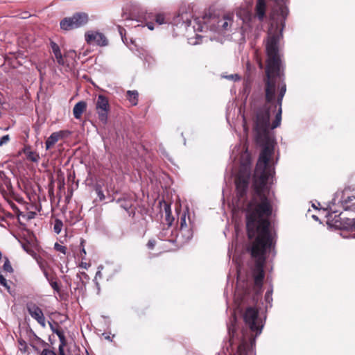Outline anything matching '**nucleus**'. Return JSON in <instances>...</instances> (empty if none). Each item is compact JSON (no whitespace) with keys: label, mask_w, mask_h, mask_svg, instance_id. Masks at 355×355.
Returning <instances> with one entry per match:
<instances>
[{"label":"nucleus","mask_w":355,"mask_h":355,"mask_svg":"<svg viewBox=\"0 0 355 355\" xmlns=\"http://www.w3.org/2000/svg\"><path fill=\"white\" fill-rule=\"evenodd\" d=\"M288 15V8L281 6L271 15L266 47V65L263 78L265 103H261L260 99L254 98L250 103L256 141L263 146L261 153H274V141L270 137L269 128L279 127L282 121V101L286 92V85L278 45Z\"/></svg>","instance_id":"f257e3e1"},{"label":"nucleus","mask_w":355,"mask_h":355,"mask_svg":"<svg viewBox=\"0 0 355 355\" xmlns=\"http://www.w3.org/2000/svg\"><path fill=\"white\" fill-rule=\"evenodd\" d=\"M242 318L245 327L250 331V335L248 336L245 330H243V338L252 342L261 334L264 325L262 319L259 316L258 308L253 306H247L243 312Z\"/></svg>","instance_id":"f03ea898"},{"label":"nucleus","mask_w":355,"mask_h":355,"mask_svg":"<svg viewBox=\"0 0 355 355\" xmlns=\"http://www.w3.org/2000/svg\"><path fill=\"white\" fill-rule=\"evenodd\" d=\"M250 175V166L248 164H242L235 178L236 196L239 199L246 197Z\"/></svg>","instance_id":"7ed1b4c3"},{"label":"nucleus","mask_w":355,"mask_h":355,"mask_svg":"<svg viewBox=\"0 0 355 355\" xmlns=\"http://www.w3.org/2000/svg\"><path fill=\"white\" fill-rule=\"evenodd\" d=\"M89 21L86 12H76L71 17H65L60 21V28L65 31L78 28L85 26Z\"/></svg>","instance_id":"20e7f679"},{"label":"nucleus","mask_w":355,"mask_h":355,"mask_svg":"<svg viewBox=\"0 0 355 355\" xmlns=\"http://www.w3.org/2000/svg\"><path fill=\"white\" fill-rule=\"evenodd\" d=\"M96 110L100 121L103 124H106L108 119V113L110 110L109 101L106 96L102 94L98 96L96 102Z\"/></svg>","instance_id":"39448f33"},{"label":"nucleus","mask_w":355,"mask_h":355,"mask_svg":"<svg viewBox=\"0 0 355 355\" xmlns=\"http://www.w3.org/2000/svg\"><path fill=\"white\" fill-rule=\"evenodd\" d=\"M259 295L260 293L257 292L252 295L249 288L243 290L236 288L235 300L239 306L244 305L245 303L248 304L250 300H252V304H254L258 301Z\"/></svg>","instance_id":"423d86ee"},{"label":"nucleus","mask_w":355,"mask_h":355,"mask_svg":"<svg viewBox=\"0 0 355 355\" xmlns=\"http://www.w3.org/2000/svg\"><path fill=\"white\" fill-rule=\"evenodd\" d=\"M26 309L31 316L35 319L42 327H46V320L42 310L35 303L28 302Z\"/></svg>","instance_id":"0eeeda50"},{"label":"nucleus","mask_w":355,"mask_h":355,"mask_svg":"<svg viewBox=\"0 0 355 355\" xmlns=\"http://www.w3.org/2000/svg\"><path fill=\"white\" fill-rule=\"evenodd\" d=\"M85 40L88 44H96L99 46H106L107 40L105 36L99 32L87 31L85 33Z\"/></svg>","instance_id":"6e6552de"},{"label":"nucleus","mask_w":355,"mask_h":355,"mask_svg":"<svg viewBox=\"0 0 355 355\" xmlns=\"http://www.w3.org/2000/svg\"><path fill=\"white\" fill-rule=\"evenodd\" d=\"M67 131L61 130L53 132L45 142L46 149L52 148L60 139L66 135Z\"/></svg>","instance_id":"1a4fd4ad"},{"label":"nucleus","mask_w":355,"mask_h":355,"mask_svg":"<svg viewBox=\"0 0 355 355\" xmlns=\"http://www.w3.org/2000/svg\"><path fill=\"white\" fill-rule=\"evenodd\" d=\"M266 0H257L255 17H257L260 21H262L266 17Z\"/></svg>","instance_id":"9d476101"},{"label":"nucleus","mask_w":355,"mask_h":355,"mask_svg":"<svg viewBox=\"0 0 355 355\" xmlns=\"http://www.w3.org/2000/svg\"><path fill=\"white\" fill-rule=\"evenodd\" d=\"M12 184L10 179L6 175L3 171H0V193L5 196L7 191H10Z\"/></svg>","instance_id":"9b49d317"},{"label":"nucleus","mask_w":355,"mask_h":355,"mask_svg":"<svg viewBox=\"0 0 355 355\" xmlns=\"http://www.w3.org/2000/svg\"><path fill=\"white\" fill-rule=\"evenodd\" d=\"M55 324H56V331H54V333L58 336L60 340L59 355H65L64 347L67 345V340L64 331L60 327L58 323L55 322Z\"/></svg>","instance_id":"f8f14e48"},{"label":"nucleus","mask_w":355,"mask_h":355,"mask_svg":"<svg viewBox=\"0 0 355 355\" xmlns=\"http://www.w3.org/2000/svg\"><path fill=\"white\" fill-rule=\"evenodd\" d=\"M87 103L86 102L81 101L78 102L73 107V114L76 119L81 118L82 114L86 111Z\"/></svg>","instance_id":"ddd939ff"},{"label":"nucleus","mask_w":355,"mask_h":355,"mask_svg":"<svg viewBox=\"0 0 355 355\" xmlns=\"http://www.w3.org/2000/svg\"><path fill=\"white\" fill-rule=\"evenodd\" d=\"M51 48L52 49V52L53 53L55 58L57 60V62L60 65H64V60L62 57L60 49L59 46L53 41H51L50 42Z\"/></svg>","instance_id":"4468645a"},{"label":"nucleus","mask_w":355,"mask_h":355,"mask_svg":"<svg viewBox=\"0 0 355 355\" xmlns=\"http://www.w3.org/2000/svg\"><path fill=\"white\" fill-rule=\"evenodd\" d=\"M232 21V16L231 15H224L221 19H218L217 22V29L218 31H226L228 28L230 22Z\"/></svg>","instance_id":"2eb2a0df"},{"label":"nucleus","mask_w":355,"mask_h":355,"mask_svg":"<svg viewBox=\"0 0 355 355\" xmlns=\"http://www.w3.org/2000/svg\"><path fill=\"white\" fill-rule=\"evenodd\" d=\"M342 205L345 211L355 212V196H347L342 200Z\"/></svg>","instance_id":"dca6fc26"},{"label":"nucleus","mask_w":355,"mask_h":355,"mask_svg":"<svg viewBox=\"0 0 355 355\" xmlns=\"http://www.w3.org/2000/svg\"><path fill=\"white\" fill-rule=\"evenodd\" d=\"M153 18H155L156 23L158 24L159 25H161V24H163L165 23V17H164V14H162V13H158L155 15L151 12L146 13L144 17L145 21H148Z\"/></svg>","instance_id":"f3484780"},{"label":"nucleus","mask_w":355,"mask_h":355,"mask_svg":"<svg viewBox=\"0 0 355 355\" xmlns=\"http://www.w3.org/2000/svg\"><path fill=\"white\" fill-rule=\"evenodd\" d=\"M126 98L132 106H135L138 104L139 93L137 90H128Z\"/></svg>","instance_id":"a211bd4d"},{"label":"nucleus","mask_w":355,"mask_h":355,"mask_svg":"<svg viewBox=\"0 0 355 355\" xmlns=\"http://www.w3.org/2000/svg\"><path fill=\"white\" fill-rule=\"evenodd\" d=\"M120 207L125 210L130 209L133 207V200L130 198H121L116 200Z\"/></svg>","instance_id":"6ab92c4d"},{"label":"nucleus","mask_w":355,"mask_h":355,"mask_svg":"<svg viewBox=\"0 0 355 355\" xmlns=\"http://www.w3.org/2000/svg\"><path fill=\"white\" fill-rule=\"evenodd\" d=\"M237 15H239L242 19L244 23L250 22L253 18L252 14L249 10L245 9L239 11Z\"/></svg>","instance_id":"aec40b11"},{"label":"nucleus","mask_w":355,"mask_h":355,"mask_svg":"<svg viewBox=\"0 0 355 355\" xmlns=\"http://www.w3.org/2000/svg\"><path fill=\"white\" fill-rule=\"evenodd\" d=\"M24 153L26 154L27 159L32 162H37L40 159L39 155L36 152L32 151L31 148H25Z\"/></svg>","instance_id":"412c9836"},{"label":"nucleus","mask_w":355,"mask_h":355,"mask_svg":"<svg viewBox=\"0 0 355 355\" xmlns=\"http://www.w3.org/2000/svg\"><path fill=\"white\" fill-rule=\"evenodd\" d=\"M164 212L166 214V220L168 226H171L174 220L173 217L171 215V205L168 203L164 204Z\"/></svg>","instance_id":"4be33fe9"},{"label":"nucleus","mask_w":355,"mask_h":355,"mask_svg":"<svg viewBox=\"0 0 355 355\" xmlns=\"http://www.w3.org/2000/svg\"><path fill=\"white\" fill-rule=\"evenodd\" d=\"M4 263L3 265V270L4 272L12 273L13 272V268L10 264V262L8 257H5L3 258Z\"/></svg>","instance_id":"5701e85b"},{"label":"nucleus","mask_w":355,"mask_h":355,"mask_svg":"<svg viewBox=\"0 0 355 355\" xmlns=\"http://www.w3.org/2000/svg\"><path fill=\"white\" fill-rule=\"evenodd\" d=\"M63 227V223L61 220L56 218L54 220L53 230L56 234H60Z\"/></svg>","instance_id":"b1692460"},{"label":"nucleus","mask_w":355,"mask_h":355,"mask_svg":"<svg viewBox=\"0 0 355 355\" xmlns=\"http://www.w3.org/2000/svg\"><path fill=\"white\" fill-rule=\"evenodd\" d=\"M180 230L183 231L184 229L187 227V214L186 212H184L181 216L180 218Z\"/></svg>","instance_id":"393cba45"},{"label":"nucleus","mask_w":355,"mask_h":355,"mask_svg":"<svg viewBox=\"0 0 355 355\" xmlns=\"http://www.w3.org/2000/svg\"><path fill=\"white\" fill-rule=\"evenodd\" d=\"M54 249L56 251L62 253L63 254H66L67 251V248L66 246L62 245L59 244L58 243H55Z\"/></svg>","instance_id":"a878e982"},{"label":"nucleus","mask_w":355,"mask_h":355,"mask_svg":"<svg viewBox=\"0 0 355 355\" xmlns=\"http://www.w3.org/2000/svg\"><path fill=\"white\" fill-rule=\"evenodd\" d=\"M37 262L42 270H45L46 269H49V266L45 260H44L42 259H40L37 260Z\"/></svg>","instance_id":"bb28decb"},{"label":"nucleus","mask_w":355,"mask_h":355,"mask_svg":"<svg viewBox=\"0 0 355 355\" xmlns=\"http://www.w3.org/2000/svg\"><path fill=\"white\" fill-rule=\"evenodd\" d=\"M77 277L80 279L83 284H85L84 279H85L86 282H88L89 279L88 275L85 272L77 274Z\"/></svg>","instance_id":"cd10ccee"},{"label":"nucleus","mask_w":355,"mask_h":355,"mask_svg":"<svg viewBox=\"0 0 355 355\" xmlns=\"http://www.w3.org/2000/svg\"><path fill=\"white\" fill-rule=\"evenodd\" d=\"M95 190H96V193H97V196L99 197L100 200H104V199H105V195H104V193H103V190H102V189H101V186L97 185V186L96 187Z\"/></svg>","instance_id":"c85d7f7f"},{"label":"nucleus","mask_w":355,"mask_h":355,"mask_svg":"<svg viewBox=\"0 0 355 355\" xmlns=\"http://www.w3.org/2000/svg\"><path fill=\"white\" fill-rule=\"evenodd\" d=\"M0 286L6 288L8 290L10 289V286L8 285L7 280L2 275H0Z\"/></svg>","instance_id":"c756f323"},{"label":"nucleus","mask_w":355,"mask_h":355,"mask_svg":"<svg viewBox=\"0 0 355 355\" xmlns=\"http://www.w3.org/2000/svg\"><path fill=\"white\" fill-rule=\"evenodd\" d=\"M238 353H239V355H245V354H246L245 346L243 343L240 344L239 345Z\"/></svg>","instance_id":"7c9ffc66"},{"label":"nucleus","mask_w":355,"mask_h":355,"mask_svg":"<svg viewBox=\"0 0 355 355\" xmlns=\"http://www.w3.org/2000/svg\"><path fill=\"white\" fill-rule=\"evenodd\" d=\"M10 141V137L8 135L3 136L0 139V146H2L3 145L7 144Z\"/></svg>","instance_id":"2f4dec72"},{"label":"nucleus","mask_w":355,"mask_h":355,"mask_svg":"<svg viewBox=\"0 0 355 355\" xmlns=\"http://www.w3.org/2000/svg\"><path fill=\"white\" fill-rule=\"evenodd\" d=\"M156 245V241L155 239H150L147 243V247L150 250H153Z\"/></svg>","instance_id":"473e14b6"},{"label":"nucleus","mask_w":355,"mask_h":355,"mask_svg":"<svg viewBox=\"0 0 355 355\" xmlns=\"http://www.w3.org/2000/svg\"><path fill=\"white\" fill-rule=\"evenodd\" d=\"M51 288L55 291H56L57 293H59L60 291V287L58 284V283L56 282H53L51 284Z\"/></svg>","instance_id":"72a5a7b5"},{"label":"nucleus","mask_w":355,"mask_h":355,"mask_svg":"<svg viewBox=\"0 0 355 355\" xmlns=\"http://www.w3.org/2000/svg\"><path fill=\"white\" fill-rule=\"evenodd\" d=\"M41 355H56V354L52 350L44 349Z\"/></svg>","instance_id":"f704fd0d"},{"label":"nucleus","mask_w":355,"mask_h":355,"mask_svg":"<svg viewBox=\"0 0 355 355\" xmlns=\"http://www.w3.org/2000/svg\"><path fill=\"white\" fill-rule=\"evenodd\" d=\"M272 291H268L265 294V299L267 302H270V300H272Z\"/></svg>","instance_id":"c9c22d12"},{"label":"nucleus","mask_w":355,"mask_h":355,"mask_svg":"<svg viewBox=\"0 0 355 355\" xmlns=\"http://www.w3.org/2000/svg\"><path fill=\"white\" fill-rule=\"evenodd\" d=\"M135 210H136V208L132 207L130 209L125 210V211L128 212V214L130 216L134 217L135 215Z\"/></svg>","instance_id":"e433bc0d"},{"label":"nucleus","mask_w":355,"mask_h":355,"mask_svg":"<svg viewBox=\"0 0 355 355\" xmlns=\"http://www.w3.org/2000/svg\"><path fill=\"white\" fill-rule=\"evenodd\" d=\"M228 330H229V333L230 334H231V332H232V334H234V333L236 331L235 324L234 323H232L231 326L228 327Z\"/></svg>","instance_id":"4c0bfd02"},{"label":"nucleus","mask_w":355,"mask_h":355,"mask_svg":"<svg viewBox=\"0 0 355 355\" xmlns=\"http://www.w3.org/2000/svg\"><path fill=\"white\" fill-rule=\"evenodd\" d=\"M49 283L50 284V285L53 283V282H56V276L54 274L53 275H52L51 277H48L47 279Z\"/></svg>","instance_id":"58836bf2"},{"label":"nucleus","mask_w":355,"mask_h":355,"mask_svg":"<svg viewBox=\"0 0 355 355\" xmlns=\"http://www.w3.org/2000/svg\"><path fill=\"white\" fill-rule=\"evenodd\" d=\"M122 17H123L125 19H133V17L131 14L127 15L125 12L122 14Z\"/></svg>","instance_id":"ea45409f"},{"label":"nucleus","mask_w":355,"mask_h":355,"mask_svg":"<svg viewBox=\"0 0 355 355\" xmlns=\"http://www.w3.org/2000/svg\"><path fill=\"white\" fill-rule=\"evenodd\" d=\"M349 226L355 230V219L353 218L352 220H349V223H347Z\"/></svg>","instance_id":"a19ab883"},{"label":"nucleus","mask_w":355,"mask_h":355,"mask_svg":"<svg viewBox=\"0 0 355 355\" xmlns=\"http://www.w3.org/2000/svg\"><path fill=\"white\" fill-rule=\"evenodd\" d=\"M147 23H146V26L147 27L150 29V30H153L154 29V23L152 22V21H146Z\"/></svg>","instance_id":"79ce46f5"},{"label":"nucleus","mask_w":355,"mask_h":355,"mask_svg":"<svg viewBox=\"0 0 355 355\" xmlns=\"http://www.w3.org/2000/svg\"><path fill=\"white\" fill-rule=\"evenodd\" d=\"M43 273H44V275L45 276V277L46 278V279H48V277H51L52 275H53L54 274H50L49 272H48V269H46L45 270H42Z\"/></svg>","instance_id":"37998d69"},{"label":"nucleus","mask_w":355,"mask_h":355,"mask_svg":"<svg viewBox=\"0 0 355 355\" xmlns=\"http://www.w3.org/2000/svg\"><path fill=\"white\" fill-rule=\"evenodd\" d=\"M86 255V251L84 247H83L82 250H80V256L82 259H85V256Z\"/></svg>","instance_id":"c03bdc74"},{"label":"nucleus","mask_w":355,"mask_h":355,"mask_svg":"<svg viewBox=\"0 0 355 355\" xmlns=\"http://www.w3.org/2000/svg\"><path fill=\"white\" fill-rule=\"evenodd\" d=\"M49 327L52 331L54 333V331H56V325L54 326L53 324H52L51 322H49Z\"/></svg>","instance_id":"a18cd8bd"},{"label":"nucleus","mask_w":355,"mask_h":355,"mask_svg":"<svg viewBox=\"0 0 355 355\" xmlns=\"http://www.w3.org/2000/svg\"><path fill=\"white\" fill-rule=\"evenodd\" d=\"M98 277L101 278L102 277V273L100 270L97 271L96 273L95 278L97 279Z\"/></svg>","instance_id":"49530a36"},{"label":"nucleus","mask_w":355,"mask_h":355,"mask_svg":"<svg viewBox=\"0 0 355 355\" xmlns=\"http://www.w3.org/2000/svg\"><path fill=\"white\" fill-rule=\"evenodd\" d=\"M232 78H234V77H235V80H239L240 79V77L239 76V75L237 74H235V75H232L230 76Z\"/></svg>","instance_id":"de8ad7c7"},{"label":"nucleus","mask_w":355,"mask_h":355,"mask_svg":"<svg viewBox=\"0 0 355 355\" xmlns=\"http://www.w3.org/2000/svg\"><path fill=\"white\" fill-rule=\"evenodd\" d=\"M105 339H107V340H111V339H110V336H105Z\"/></svg>","instance_id":"09e8293b"},{"label":"nucleus","mask_w":355,"mask_h":355,"mask_svg":"<svg viewBox=\"0 0 355 355\" xmlns=\"http://www.w3.org/2000/svg\"><path fill=\"white\" fill-rule=\"evenodd\" d=\"M259 66L261 69L263 68V64L261 61L259 62Z\"/></svg>","instance_id":"8fccbe9b"},{"label":"nucleus","mask_w":355,"mask_h":355,"mask_svg":"<svg viewBox=\"0 0 355 355\" xmlns=\"http://www.w3.org/2000/svg\"><path fill=\"white\" fill-rule=\"evenodd\" d=\"M26 17H28V15H24V16L23 17V18H26Z\"/></svg>","instance_id":"3c124183"},{"label":"nucleus","mask_w":355,"mask_h":355,"mask_svg":"<svg viewBox=\"0 0 355 355\" xmlns=\"http://www.w3.org/2000/svg\"><path fill=\"white\" fill-rule=\"evenodd\" d=\"M24 344H26V342L25 341H23V343H20L21 345H23Z\"/></svg>","instance_id":"603ef678"},{"label":"nucleus","mask_w":355,"mask_h":355,"mask_svg":"<svg viewBox=\"0 0 355 355\" xmlns=\"http://www.w3.org/2000/svg\"><path fill=\"white\" fill-rule=\"evenodd\" d=\"M24 344H26V342L25 341H23V343H20L21 345H23Z\"/></svg>","instance_id":"864d4df0"},{"label":"nucleus","mask_w":355,"mask_h":355,"mask_svg":"<svg viewBox=\"0 0 355 355\" xmlns=\"http://www.w3.org/2000/svg\"><path fill=\"white\" fill-rule=\"evenodd\" d=\"M24 344H26V342L25 341H23V343H20L21 345H23Z\"/></svg>","instance_id":"5fc2aeb1"},{"label":"nucleus","mask_w":355,"mask_h":355,"mask_svg":"<svg viewBox=\"0 0 355 355\" xmlns=\"http://www.w3.org/2000/svg\"><path fill=\"white\" fill-rule=\"evenodd\" d=\"M83 243H84V241H81V245H83Z\"/></svg>","instance_id":"6e6d98bb"},{"label":"nucleus","mask_w":355,"mask_h":355,"mask_svg":"<svg viewBox=\"0 0 355 355\" xmlns=\"http://www.w3.org/2000/svg\"><path fill=\"white\" fill-rule=\"evenodd\" d=\"M76 355H80L79 354H76Z\"/></svg>","instance_id":"4d7b16f0"}]
</instances>
